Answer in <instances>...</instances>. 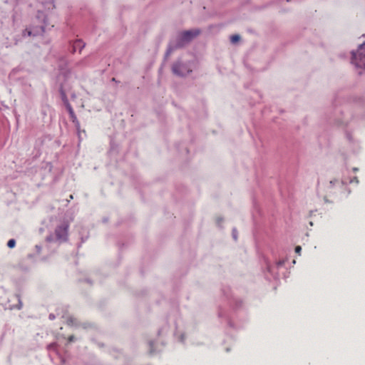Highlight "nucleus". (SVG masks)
Masks as SVG:
<instances>
[{"label": "nucleus", "mask_w": 365, "mask_h": 365, "mask_svg": "<svg viewBox=\"0 0 365 365\" xmlns=\"http://www.w3.org/2000/svg\"><path fill=\"white\" fill-rule=\"evenodd\" d=\"M351 61L358 67L365 68V43L360 46L357 53H352Z\"/></svg>", "instance_id": "obj_1"}, {"label": "nucleus", "mask_w": 365, "mask_h": 365, "mask_svg": "<svg viewBox=\"0 0 365 365\" xmlns=\"http://www.w3.org/2000/svg\"><path fill=\"white\" fill-rule=\"evenodd\" d=\"M69 224L68 222H63L58 225L55 230V235L57 240L66 241L68 235Z\"/></svg>", "instance_id": "obj_2"}, {"label": "nucleus", "mask_w": 365, "mask_h": 365, "mask_svg": "<svg viewBox=\"0 0 365 365\" xmlns=\"http://www.w3.org/2000/svg\"><path fill=\"white\" fill-rule=\"evenodd\" d=\"M172 70L173 72L178 76H185L190 71L184 65L179 62H176L173 65Z\"/></svg>", "instance_id": "obj_3"}, {"label": "nucleus", "mask_w": 365, "mask_h": 365, "mask_svg": "<svg viewBox=\"0 0 365 365\" xmlns=\"http://www.w3.org/2000/svg\"><path fill=\"white\" fill-rule=\"evenodd\" d=\"M199 34L200 31L198 29L185 31L181 34V40L184 42H188Z\"/></svg>", "instance_id": "obj_4"}, {"label": "nucleus", "mask_w": 365, "mask_h": 365, "mask_svg": "<svg viewBox=\"0 0 365 365\" xmlns=\"http://www.w3.org/2000/svg\"><path fill=\"white\" fill-rule=\"evenodd\" d=\"M66 108L68 110L71 120L73 121V123H74L76 124V126H78L79 122L77 119V117L74 113L73 108L68 103H67Z\"/></svg>", "instance_id": "obj_5"}, {"label": "nucleus", "mask_w": 365, "mask_h": 365, "mask_svg": "<svg viewBox=\"0 0 365 365\" xmlns=\"http://www.w3.org/2000/svg\"><path fill=\"white\" fill-rule=\"evenodd\" d=\"M85 43L80 39H77L73 42V52H76L78 51L81 52L82 49L84 48Z\"/></svg>", "instance_id": "obj_6"}, {"label": "nucleus", "mask_w": 365, "mask_h": 365, "mask_svg": "<svg viewBox=\"0 0 365 365\" xmlns=\"http://www.w3.org/2000/svg\"><path fill=\"white\" fill-rule=\"evenodd\" d=\"M240 36L237 34L232 35L230 37V41L232 43H236L237 42H238L240 41Z\"/></svg>", "instance_id": "obj_7"}, {"label": "nucleus", "mask_w": 365, "mask_h": 365, "mask_svg": "<svg viewBox=\"0 0 365 365\" xmlns=\"http://www.w3.org/2000/svg\"><path fill=\"white\" fill-rule=\"evenodd\" d=\"M16 245V241L14 239H11L8 241L7 242V246L9 247V248H14Z\"/></svg>", "instance_id": "obj_8"}, {"label": "nucleus", "mask_w": 365, "mask_h": 365, "mask_svg": "<svg viewBox=\"0 0 365 365\" xmlns=\"http://www.w3.org/2000/svg\"><path fill=\"white\" fill-rule=\"evenodd\" d=\"M66 323L68 325H73L76 323V319L72 317H69L66 320Z\"/></svg>", "instance_id": "obj_9"}, {"label": "nucleus", "mask_w": 365, "mask_h": 365, "mask_svg": "<svg viewBox=\"0 0 365 365\" xmlns=\"http://www.w3.org/2000/svg\"><path fill=\"white\" fill-rule=\"evenodd\" d=\"M302 251V247L300 246H297L295 247V252L298 254H300V252Z\"/></svg>", "instance_id": "obj_10"}, {"label": "nucleus", "mask_w": 365, "mask_h": 365, "mask_svg": "<svg viewBox=\"0 0 365 365\" xmlns=\"http://www.w3.org/2000/svg\"><path fill=\"white\" fill-rule=\"evenodd\" d=\"M73 340H74V336H70L68 337V341H73Z\"/></svg>", "instance_id": "obj_11"}, {"label": "nucleus", "mask_w": 365, "mask_h": 365, "mask_svg": "<svg viewBox=\"0 0 365 365\" xmlns=\"http://www.w3.org/2000/svg\"><path fill=\"white\" fill-rule=\"evenodd\" d=\"M236 236H237V234H235V235H234V238H235V239H236Z\"/></svg>", "instance_id": "obj_12"}, {"label": "nucleus", "mask_w": 365, "mask_h": 365, "mask_svg": "<svg viewBox=\"0 0 365 365\" xmlns=\"http://www.w3.org/2000/svg\"><path fill=\"white\" fill-rule=\"evenodd\" d=\"M236 236H237V234H235V235H234V238H235V239H236Z\"/></svg>", "instance_id": "obj_13"}]
</instances>
